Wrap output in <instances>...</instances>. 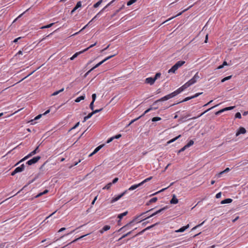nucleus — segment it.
I'll return each instance as SVG.
<instances>
[{"label":"nucleus","instance_id":"obj_2","mask_svg":"<svg viewBox=\"0 0 248 248\" xmlns=\"http://www.w3.org/2000/svg\"><path fill=\"white\" fill-rule=\"evenodd\" d=\"M153 210V208H152V209H150V210H149L148 211H147L146 212L142 213L139 216L134 217V218L131 221H130L129 223H127V224H126L124 226H123V227L121 228L119 230H118V232H120L121 231H124L126 230L127 229H128L129 226L130 225H131L133 223L137 221H138V222H140L142 220H144V219H141V220H140V219L139 218L140 217H141V216H143L146 213L150 212L151 211H152Z\"/></svg>","mask_w":248,"mask_h":248},{"label":"nucleus","instance_id":"obj_53","mask_svg":"<svg viewBox=\"0 0 248 248\" xmlns=\"http://www.w3.org/2000/svg\"><path fill=\"white\" fill-rule=\"evenodd\" d=\"M119 179L118 178L116 177V178H115L112 181V182H111L112 184H114L115 183H116L118 181Z\"/></svg>","mask_w":248,"mask_h":248},{"label":"nucleus","instance_id":"obj_25","mask_svg":"<svg viewBox=\"0 0 248 248\" xmlns=\"http://www.w3.org/2000/svg\"><path fill=\"white\" fill-rule=\"evenodd\" d=\"M48 192V190L47 189H46L45 190H44L43 192H40L39 193V194H38L37 195H36L34 198H39L41 196H42V195H44V194H46V193H47Z\"/></svg>","mask_w":248,"mask_h":248},{"label":"nucleus","instance_id":"obj_33","mask_svg":"<svg viewBox=\"0 0 248 248\" xmlns=\"http://www.w3.org/2000/svg\"><path fill=\"white\" fill-rule=\"evenodd\" d=\"M55 23H50L48 25H47L46 26H42L40 28V29H46V28H50L51 27H52Z\"/></svg>","mask_w":248,"mask_h":248},{"label":"nucleus","instance_id":"obj_17","mask_svg":"<svg viewBox=\"0 0 248 248\" xmlns=\"http://www.w3.org/2000/svg\"><path fill=\"white\" fill-rule=\"evenodd\" d=\"M24 168L25 165L24 164H22L20 166L16 168L15 170H16V171H17V172L18 173L24 170Z\"/></svg>","mask_w":248,"mask_h":248},{"label":"nucleus","instance_id":"obj_32","mask_svg":"<svg viewBox=\"0 0 248 248\" xmlns=\"http://www.w3.org/2000/svg\"><path fill=\"white\" fill-rule=\"evenodd\" d=\"M92 116H93V114L92 113H90L89 114H88V115L87 116L84 117L83 122L84 123L85 121H86L88 119L90 118Z\"/></svg>","mask_w":248,"mask_h":248},{"label":"nucleus","instance_id":"obj_4","mask_svg":"<svg viewBox=\"0 0 248 248\" xmlns=\"http://www.w3.org/2000/svg\"><path fill=\"white\" fill-rule=\"evenodd\" d=\"M185 63V61H180L177 62L168 71L169 73H174L175 71Z\"/></svg>","mask_w":248,"mask_h":248},{"label":"nucleus","instance_id":"obj_8","mask_svg":"<svg viewBox=\"0 0 248 248\" xmlns=\"http://www.w3.org/2000/svg\"><path fill=\"white\" fill-rule=\"evenodd\" d=\"M127 190H125L123 193H122L121 194L113 198L112 200L110 201L111 203H113L117 201H118L121 198H122L123 196H124L125 193L127 192Z\"/></svg>","mask_w":248,"mask_h":248},{"label":"nucleus","instance_id":"obj_50","mask_svg":"<svg viewBox=\"0 0 248 248\" xmlns=\"http://www.w3.org/2000/svg\"><path fill=\"white\" fill-rule=\"evenodd\" d=\"M90 108L91 110H93L94 108V102H91V103L90 104Z\"/></svg>","mask_w":248,"mask_h":248},{"label":"nucleus","instance_id":"obj_20","mask_svg":"<svg viewBox=\"0 0 248 248\" xmlns=\"http://www.w3.org/2000/svg\"><path fill=\"white\" fill-rule=\"evenodd\" d=\"M192 6H189L188 8L184 10L182 12L179 13V14H178L175 16H174V17H172L171 18H169V19L167 20L166 21H165L164 23H165V22H168V21L170 20V19H171L172 18H174V17H176V16H180L183 13L186 11L187 10H188L189 8H190Z\"/></svg>","mask_w":248,"mask_h":248},{"label":"nucleus","instance_id":"obj_30","mask_svg":"<svg viewBox=\"0 0 248 248\" xmlns=\"http://www.w3.org/2000/svg\"><path fill=\"white\" fill-rule=\"evenodd\" d=\"M181 137V135H179V136H178L177 137L170 140L169 141H168L167 143L168 144H170L173 142H174V141H175L176 140H177L178 139H179L180 137Z\"/></svg>","mask_w":248,"mask_h":248},{"label":"nucleus","instance_id":"obj_63","mask_svg":"<svg viewBox=\"0 0 248 248\" xmlns=\"http://www.w3.org/2000/svg\"><path fill=\"white\" fill-rule=\"evenodd\" d=\"M22 38V37H18L16 39H15L14 41H13V42L14 43H17L18 42V40H19V39H21Z\"/></svg>","mask_w":248,"mask_h":248},{"label":"nucleus","instance_id":"obj_26","mask_svg":"<svg viewBox=\"0 0 248 248\" xmlns=\"http://www.w3.org/2000/svg\"><path fill=\"white\" fill-rule=\"evenodd\" d=\"M157 198L156 197H154L150 200V201L146 203V205H148L150 203L155 202L157 201Z\"/></svg>","mask_w":248,"mask_h":248},{"label":"nucleus","instance_id":"obj_64","mask_svg":"<svg viewBox=\"0 0 248 248\" xmlns=\"http://www.w3.org/2000/svg\"><path fill=\"white\" fill-rule=\"evenodd\" d=\"M96 44V43H95L94 44L90 45L88 47L86 48V49H87V50H88L89 48H92L93 46H95Z\"/></svg>","mask_w":248,"mask_h":248},{"label":"nucleus","instance_id":"obj_43","mask_svg":"<svg viewBox=\"0 0 248 248\" xmlns=\"http://www.w3.org/2000/svg\"><path fill=\"white\" fill-rule=\"evenodd\" d=\"M204 223V221H203L201 224H200L195 226L194 227H193L192 230H194L196 229L197 228H198L200 227V226H202L203 224Z\"/></svg>","mask_w":248,"mask_h":248},{"label":"nucleus","instance_id":"obj_57","mask_svg":"<svg viewBox=\"0 0 248 248\" xmlns=\"http://www.w3.org/2000/svg\"><path fill=\"white\" fill-rule=\"evenodd\" d=\"M221 192H219L218 193H217L216 195V198L217 199H219L221 197Z\"/></svg>","mask_w":248,"mask_h":248},{"label":"nucleus","instance_id":"obj_40","mask_svg":"<svg viewBox=\"0 0 248 248\" xmlns=\"http://www.w3.org/2000/svg\"><path fill=\"white\" fill-rule=\"evenodd\" d=\"M161 119V118L160 117H155L152 118V122H156V121H160Z\"/></svg>","mask_w":248,"mask_h":248},{"label":"nucleus","instance_id":"obj_58","mask_svg":"<svg viewBox=\"0 0 248 248\" xmlns=\"http://www.w3.org/2000/svg\"><path fill=\"white\" fill-rule=\"evenodd\" d=\"M177 245L175 244H172L171 245H169L166 247V248H170L174 246H176Z\"/></svg>","mask_w":248,"mask_h":248},{"label":"nucleus","instance_id":"obj_1","mask_svg":"<svg viewBox=\"0 0 248 248\" xmlns=\"http://www.w3.org/2000/svg\"><path fill=\"white\" fill-rule=\"evenodd\" d=\"M200 78V76L198 75V73L197 72L194 76L189 81H188L187 82H186L185 84H184L182 86L178 88L176 91H174L173 92L167 94V95L156 100L154 103L153 105H155L157 103L162 102L168 100L170 98H172L180 93H181L182 91H183L184 90L187 88L188 87L190 86L191 85L194 84Z\"/></svg>","mask_w":248,"mask_h":248},{"label":"nucleus","instance_id":"obj_42","mask_svg":"<svg viewBox=\"0 0 248 248\" xmlns=\"http://www.w3.org/2000/svg\"><path fill=\"white\" fill-rule=\"evenodd\" d=\"M160 76H161V73H157L155 75V77L154 78L155 81L159 78L160 77Z\"/></svg>","mask_w":248,"mask_h":248},{"label":"nucleus","instance_id":"obj_37","mask_svg":"<svg viewBox=\"0 0 248 248\" xmlns=\"http://www.w3.org/2000/svg\"><path fill=\"white\" fill-rule=\"evenodd\" d=\"M137 0H130L127 2V5L130 6L137 1Z\"/></svg>","mask_w":248,"mask_h":248},{"label":"nucleus","instance_id":"obj_59","mask_svg":"<svg viewBox=\"0 0 248 248\" xmlns=\"http://www.w3.org/2000/svg\"><path fill=\"white\" fill-rule=\"evenodd\" d=\"M42 115L43 114H39V115H37V116H36L34 118V120H37L40 119L42 117Z\"/></svg>","mask_w":248,"mask_h":248},{"label":"nucleus","instance_id":"obj_21","mask_svg":"<svg viewBox=\"0 0 248 248\" xmlns=\"http://www.w3.org/2000/svg\"><path fill=\"white\" fill-rule=\"evenodd\" d=\"M232 199L228 198V199H226L222 201L220 203L222 204H226V203H230L232 202Z\"/></svg>","mask_w":248,"mask_h":248},{"label":"nucleus","instance_id":"obj_31","mask_svg":"<svg viewBox=\"0 0 248 248\" xmlns=\"http://www.w3.org/2000/svg\"><path fill=\"white\" fill-rule=\"evenodd\" d=\"M64 91V88H62V89L59 90V91H56L55 92H54L51 95L52 96H55L57 94H58L59 93L63 92Z\"/></svg>","mask_w":248,"mask_h":248},{"label":"nucleus","instance_id":"obj_36","mask_svg":"<svg viewBox=\"0 0 248 248\" xmlns=\"http://www.w3.org/2000/svg\"><path fill=\"white\" fill-rule=\"evenodd\" d=\"M192 99V96H190V97H187L185 98L183 101H182L180 102V103H181V102H186V101H188V100H190V99ZM178 103H179V102L177 103V104H178ZM175 104H174L172 105L171 106H173V105H174ZM176 104H177V103H176Z\"/></svg>","mask_w":248,"mask_h":248},{"label":"nucleus","instance_id":"obj_3","mask_svg":"<svg viewBox=\"0 0 248 248\" xmlns=\"http://www.w3.org/2000/svg\"><path fill=\"white\" fill-rule=\"evenodd\" d=\"M115 0H113L112 1H111L110 2H109L102 10H101L89 22L88 24H87L86 25H85L82 29H81L78 32H76L75 33L73 34V35H72L71 36H75L78 34L80 32H81V31H82L83 30H84L86 27L88 25V24L91 22L92 21H93V20H94L96 18V17L99 16L100 15L102 12L103 11L106 9L109 6H110L111 4H112L113 2L115 1Z\"/></svg>","mask_w":248,"mask_h":248},{"label":"nucleus","instance_id":"obj_52","mask_svg":"<svg viewBox=\"0 0 248 248\" xmlns=\"http://www.w3.org/2000/svg\"><path fill=\"white\" fill-rule=\"evenodd\" d=\"M225 111V109L224 108L223 109H222L218 111H217L216 113V115H219L220 114V113H221L222 112Z\"/></svg>","mask_w":248,"mask_h":248},{"label":"nucleus","instance_id":"obj_34","mask_svg":"<svg viewBox=\"0 0 248 248\" xmlns=\"http://www.w3.org/2000/svg\"><path fill=\"white\" fill-rule=\"evenodd\" d=\"M112 184L110 182L108 183L106 186H105L103 188V189H109L110 187L111 186Z\"/></svg>","mask_w":248,"mask_h":248},{"label":"nucleus","instance_id":"obj_23","mask_svg":"<svg viewBox=\"0 0 248 248\" xmlns=\"http://www.w3.org/2000/svg\"><path fill=\"white\" fill-rule=\"evenodd\" d=\"M103 145H100L98 147H97L95 150H94V151L89 156H91L92 155H93L95 154V153H96L97 152H98L101 149V148L103 147Z\"/></svg>","mask_w":248,"mask_h":248},{"label":"nucleus","instance_id":"obj_10","mask_svg":"<svg viewBox=\"0 0 248 248\" xmlns=\"http://www.w3.org/2000/svg\"><path fill=\"white\" fill-rule=\"evenodd\" d=\"M116 54H114V55H111L110 56H108V57H107L106 58H105L104 60H103V61H102L101 62H99V63H98L97 64H96L94 67H93V69H95L98 67H99L100 65H101L102 63H103L105 62H106V61H107L108 60H109V59L111 58L112 57H114V56H115Z\"/></svg>","mask_w":248,"mask_h":248},{"label":"nucleus","instance_id":"obj_35","mask_svg":"<svg viewBox=\"0 0 248 248\" xmlns=\"http://www.w3.org/2000/svg\"><path fill=\"white\" fill-rule=\"evenodd\" d=\"M102 1H103V0H99L97 2H96V3H95L93 5V7L94 8L98 7L101 4Z\"/></svg>","mask_w":248,"mask_h":248},{"label":"nucleus","instance_id":"obj_16","mask_svg":"<svg viewBox=\"0 0 248 248\" xmlns=\"http://www.w3.org/2000/svg\"><path fill=\"white\" fill-rule=\"evenodd\" d=\"M178 202V200L176 198L175 195H172V198L170 201V203L171 204H176Z\"/></svg>","mask_w":248,"mask_h":248},{"label":"nucleus","instance_id":"obj_48","mask_svg":"<svg viewBox=\"0 0 248 248\" xmlns=\"http://www.w3.org/2000/svg\"><path fill=\"white\" fill-rule=\"evenodd\" d=\"M92 102H94V101L96 99V94L95 93L93 94L92 95Z\"/></svg>","mask_w":248,"mask_h":248},{"label":"nucleus","instance_id":"obj_24","mask_svg":"<svg viewBox=\"0 0 248 248\" xmlns=\"http://www.w3.org/2000/svg\"><path fill=\"white\" fill-rule=\"evenodd\" d=\"M158 108V107H155V108H153V107H151L150 108H149L147 109L146 110H145L144 111V112L140 116V117H142V116H143L145 114H146L147 113L149 112L150 111H151V110H153V109H156Z\"/></svg>","mask_w":248,"mask_h":248},{"label":"nucleus","instance_id":"obj_9","mask_svg":"<svg viewBox=\"0 0 248 248\" xmlns=\"http://www.w3.org/2000/svg\"><path fill=\"white\" fill-rule=\"evenodd\" d=\"M167 209H168V206H165L161 209H160L159 210L156 211V212H155L154 213H153L152 214H151L150 216L146 217L145 219L149 218L152 217L155 215H156L161 213L162 212L165 211Z\"/></svg>","mask_w":248,"mask_h":248},{"label":"nucleus","instance_id":"obj_27","mask_svg":"<svg viewBox=\"0 0 248 248\" xmlns=\"http://www.w3.org/2000/svg\"><path fill=\"white\" fill-rule=\"evenodd\" d=\"M85 95L80 96L76 99L75 102H77V103L79 102L81 100H84L85 99Z\"/></svg>","mask_w":248,"mask_h":248},{"label":"nucleus","instance_id":"obj_54","mask_svg":"<svg viewBox=\"0 0 248 248\" xmlns=\"http://www.w3.org/2000/svg\"><path fill=\"white\" fill-rule=\"evenodd\" d=\"M167 188H168V187L163 188V189H162L161 190H160V191H158V192H155V193L153 194H152V195H156V194H157V193H159V192H162V191H164L165 189H166Z\"/></svg>","mask_w":248,"mask_h":248},{"label":"nucleus","instance_id":"obj_46","mask_svg":"<svg viewBox=\"0 0 248 248\" xmlns=\"http://www.w3.org/2000/svg\"><path fill=\"white\" fill-rule=\"evenodd\" d=\"M234 108H235V106L229 107H226V108H224V109H225V111L230 110H232V109H233Z\"/></svg>","mask_w":248,"mask_h":248},{"label":"nucleus","instance_id":"obj_47","mask_svg":"<svg viewBox=\"0 0 248 248\" xmlns=\"http://www.w3.org/2000/svg\"><path fill=\"white\" fill-rule=\"evenodd\" d=\"M235 117L236 118L240 119L241 118V114L240 112H237L235 115Z\"/></svg>","mask_w":248,"mask_h":248},{"label":"nucleus","instance_id":"obj_11","mask_svg":"<svg viewBox=\"0 0 248 248\" xmlns=\"http://www.w3.org/2000/svg\"><path fill=\"white\" fill-rule=\"evenodd\" d=\"M159 224V222H157L153 225H152L150 226H148L147 227V228H146L145 229H144V230H143L141 232H140L138 234H142L143 232H144L145 231H147V230H150V229L153 228L154 227H155V226L158 225Z\"/></svg>","mask_w":248,"mask_h":248},{"label":"nucleus","instance_id":"obj_19","mask_svg":"<svg viewBox=\"0 0 248 248\" xmlns=\"http://www.w3.org/2000/svg\"><path fill=\"white\" fill-rule=\"evenodd\" d=\"M189 227V224H187V225L182 227L180 229L176 230L175 232H184L186 229H187Z\"/></svg>","mask_w":248,"mask_h":248},{"label":"nucleus","instance_id":"obj_41","mask_svg":"<svg viewBox=\"0 0 248 248\" xmlns=\"http://www.w3.org/2000/svg\"><path fill=\"white\" fill-rule=\"evenodd\" d=\"M232 78V76H228L227 77H225L224 78H223L222 80H221V82H225V81L227 80H229L230 79H231Z\"/></svg>","mask_w":248,"mask_h":248},{"label":"nucleus","instance_id":"obj_15","mask_svg":"<svg viewBox=\"0 0 248 248\" xmlns=\"http://www.w3.org/2000/svg\"><path fill=\"white\" fill-rule=\"evenodd\" d=\"M246 132V130L244 127L239 128L238 131L236 133V136H238L241 134H245Z\"/></svg>","mask_w":248,"mask_h":248},{"label":"nucleus","instance_id":"obj_12","mask_svg":"<svg viewBox=\"0 0 248 248\" xmlns=\"http://www.w3.org/2000/svg\"><path fill=\"white\" fill-rule=\"evenodd\" d=\"M87 50V49H85L82 51H80L78 52H77L76 53H75L71 58H70V60H73L75 58H76V57H78V55H79L80 54H81L85 51H86Z\"/></svg>","mask_w":248,"mask_h":248},{"label":"nucleus","instance_id":"obj_7","mask_svg":"<svg viewBox=\"0 0 248 248\" xmlns=\"http://www.w3.org/2000/svg\"><path fill=\"white\" fill-rule=\"evenodd\" d=\"M40 158H41V157L40 156H35L33 158H32V159L28 160L27 162V164L28 165H31L37 162L40 160Z\"/></svg>","mask_w":248,"mask_h":248},{"label":"nucleus","instance_id":"obj_49","mask_svg":"<svg viewBox=\"0 0 248 248\" xmlns=\"http://www.w3.org/2000/svg\"><path fill=\"white\" fill-rule=\"evenodd\" d=\"M140 117V116L134 120H132L130 122V123L128 124L127 126H129L130 124H131L132 123H133L134 122L136 121L137 120H138V119H139Z\"/></svg>","mask_w":248,"mask_h":248},{"label":"nucleus","instance_id":"obj_18","mask_svg":"<svg viewBox=\"0 0 248 248\" xmlns=\"http://www.w3.org/2000/svg\"><path fill=\"white\" fill-rule=\"evenodd\" d=\"M217 106H218V105H216V106H213V107H211V108H208V109H207L206 110H205V111H204L203 113H201V114L200 115H199L198 116H197V117H193V118H190V119H189V120H190V119H196V118H199V117H201V116H202V115L203 114H204V113H205L206 112H207V111H208L209 110H210L212 109V108H214L215 107H217Z\"/></svg>","mask_w":248,"mask_h":248},{"label":"nucleus","instance_id":"obj_29","mask_svg":"<svg viewBox=\"0 0 248 248\" xmlns=\"http://www.w3.org/2000/svg\"><path fill=\"white\" fill-rule=\"evenodd\" d=\"M89 234H85V235H82L80 237H78V238H77L76 239H75V240H74L73 241H72L71 243H69L67 245H70L71 244V243H75L76 242H77L78 240L83 238L84 237H85V236L88 235Z\"/></svg>","mask_w":248,"mask_h":248},{"label":"nucleus","instance_id":"obj_60","mask_svg":"<svg viewBox=\"0 0 248 248\" xmlns=\"http://www.w3.org/2000/svg\"><path fill=\"white\" fill-rule=\"evenodd\" d=\"M113 140H114V138H113V137H111L110 138H109V139L108 140L107 143H108L111 142Z\"/></svg>","mask_w":248,"mask_h":248},{"label":"nucleus","instance_id":"obj_55","mask_svg":"<svg viewBox=\"0 0 248 248\" xmlns=\"http://www.w3.org/2000/svg\"><path fill=\"white\" fill-rule=\"evenodd\" d=\"M201 94H202V93H197L195 95L192 96V98H196V97H198L199 95H200Z\"/></svg>","mask_w":248,"mask_h":248},{"label":"nucleus","instance_id":"obj_56","mask_svg":"<svg viewBox=\"0 0 248 248\" xmlns=\"http://www.w3.org/2000/svg\"><path fill=\"white\" fill-rule=\"evenodd\" d=\"M122 135L121 134H118L115 136H113V138H114V139H118L120 137H121Z\"/></svg>","mask_w":248,"mask_h":248},{"label":"nucleus","instance_id":"obj_62","mask_svg":"<svg viewBox=\"0 0 248 248\" xmlns=\"http://www.w3.org/2000/svg\"><path fill=\"white\" fill-rule=\"evenodd\" d=\"M126 236H127V234H124L121 237H120L119 239H118V241H120L121 240H122V239L126 237Z\"/></svg>","mask_w":248,"mask_h":248},{"label":"nucleus","instance_id":"obj_28","mask_svg":"<svg viewBox=\"0 0 248 248\" xmlns=\"http://www.w3.org/2000/svg\"><path fill=\"white\" fill-rule=\"evenodd\" d=\"M124 7V5L123 4L121 7L119 9L117 10L112 15V17L115 16L121 10H122Z\"/></svg>","mask_w":248,"mask_h":248},{"label":"nucleus","instance_id":"obj_61","mask_svg":"<svg viewBox=\"0 0 248 248\" xmlns=\"http://www.w3.org/2000/svg\"><path fill=\"white\" fill-rule=\"evenodd\" d=\"M79 124V122H78L75 125V126H74L72 128H71V130L72 129H74L75 128H76V127H77Z\"/></svg>","mask_w":248,"mask_h":248},{"label":"nucleus","instance_id":"obj_51","mask_svg":"<svg viewBox=\"0 0 248 248\" xmlns=\"http://www.w3.org/2000/svg\"><path fill=\"white\" fill-rule=\"evenodd\" d=\"M75 7L77 9H78L79 7H81V1L78 2Z\"/></svg>","mask_w":248,"mask_h":248},{"label":"nucleus","instance_id":"obj_22","mask_svg":"<svg viewBox=\"0 0 248 248\" xmlns=\"http://www.w3.org/2000/svg\"><path fill=\"white\" fill-rule=\"evenodd\" d=\"M230 169L229 168H227L225 170H224L223 171H221L220 172H219V173H218L217 174V177L219 178L221 176V175L224 173H226V172H228L230 171Z\"/></svg>","mask_w":248,"mask_h":248},{"label":"nucleus","instance_id":"obj_6","mask_svg":"<svg viewBox=\"0 0 248 248\" xmlns=\"http://www.w3.org/2000/svg\"><path fill=\"white\" fill-rule=\"evenodd\" d=\"M39 152V146H38L35 150H34L33 151L31 152L30 154H29L25 156L23 158H22L19 162H18L16 165L18 164L20 162L27 159L28 158H30V157L32 156V155H35L36 153H38Z\"/></svg>","mask_w":248,"mask_h":248},{"label":"nucleus","instance_id":"obj_44","mask_svg":"<svg viewBox=\"0 0 248 248\" xmlns=\"http://www.w3.org/2000/svg\"><path fill=\"white\" fill-rule=\"evenodd\" d=\"M110 228V227L108 225H105L103 228L104 231H107L109 230Z\"/></svg>","mask_w":248,"mask_h":248},{"label":"nucleus","instance_id":"obj_14","mask_svg":"<svg viewBox=\"0 0 248 248\" xmlns=\"http://www.w3.org/2000/svg\"><path fill=\"white\" fill-rule=\"evenodd\" d=\"M127 214H128V212L127 211H125V212H124L123 213H122V214H120L118 215V218H119V220L118 221V225H120V223L121 222V220L122 219V218L124 217L126 215H127Z\"/></svg>","mask_w":248,"mask_h":248},{"label":"nucleus","instance_id":"obj_5","mask_svg":"<svg viewBox=\"0 0 248 248\" xmlns=\"http://www.w3.org/2000/svg\"><path fill=\"white\" fill-rule=\"evenodd\" d=\"M152 179V177L151 176L150 177H148L146 179H145V180H144L143 181H142L141 182H140V183L138 184H136V185H134L132 186H131L129 188H128V190H130V191H131V190H135L136 189V188H137L138 187L142 186L144 184H145V183L149 181L150 180H151V179Z\"/></svg>","mask_w":248,"mask_h":248},{"label":"nucleus","instance_id":"obj_13","mask_svg":"<svg viewBox=\"0 0 248 248\" xmlns=\"http://www.w3.org/2000/svg\"><path fill=\"white\" fill-rule=\"evenodd\" d=\"M155 82V80L154 78L150 77L146 78L145 83L149 84L150 85H153Z\"/></svg>","mask_w":248,"mask_h":248},{"label":"nucleus","instance_id":"obj_45","mask_svg":"<svg viewBox=\"0 0 248 248\" xmlns=\"http://www.w3.org/2000/svg\"><path fill=\"white\" fill-rule=\"evenodd\" d=\"M186 148H187V147H186V145L183 148H182L180 150H179L178 153L179 154L181 152L184 151Z\"/></svg>","mask_w":248,"mask_h":248},{"label":"nucleus","instance_id":"obj_39","mask_svg":"<svg viewBox=\"0 0 248 248\" xmlns=\"http://www.w3.org/2000/svg\"><path fill=\"white\" fill-rule=\"evenodd\" d=\"M194 144V141L192 140H190L186 144V147L187 148L190 147Z\"/></svg>","mask_w":248,"mask_h":248},{"label":"nucleus","instance_id":"obj_38","mask_svg":"<svg viewBox=\"0 0 248 248\" xmlns=\"http://www.w3.org/2000/svg\"><path fill=\"white\" fill-rule=\"evenodd\" d=\"M103 108H101L100 109H96L95 110H93V112H92L91 113H92L93 115L95 113H97L98 112H99L100 111H101L102 110H103Z\"/></svg>","mask_w":248,"mask_h":248}]
</instances>
